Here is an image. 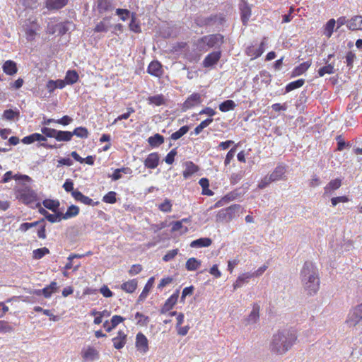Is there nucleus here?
Listing matches in <instances>:
<instances>
[{"instance_id": "nucleus-32", "label": "nucleus", "mask_w": 362, "mask_h": 362, "mask_svg": "<svg viewBox=\"0 0 362 362\" xmlns=\"http://www.w3.org/2000/svg\"><path fill=\"white\" fill-rule=\"evenodd\" d=\"M201 265V262L194 257H191L186 262V269L188 271H195Z\"/></svg>"}, {"instance_id": "nucleus-24", "label": "nucleus", "mask_w": 362, "mask_h": 362, "mask_svg": "<svg viewBox=\"0 0 362 362\" xmlns=\"http://www.w3.org/2000/svg\"><path fill=\"white\" fill-rule=\"evenodd\" d=\"M3 70L7 75H14L18 71L16 63L11 60L6 61L3 64Z\"/></svg>"}, {"instance_id": "nucleus-42", "label": "nucleus", "mask_w": 362, "mask_h": 362, "mask_svg": "<svg viewBox=\"0 0 362 362\" xmlns=\"http://www.w3.org/2000/svg\"><path fill=\"white\" fill-rule=\"evenodd\" d=\"M110 28V24L108 20L104 19L100 21L95 28V31L100 32H107Z\"/></svg>"}, {"instance_id": "nucleus-57", "label": "nucleus", "mask_w": 362, "mask_h": 362, "mask_svg": "<svg viewBox=\"0 0 362 362\" xmlns=\"http://www.w3.org/2000/svg\"><path fill=\"white\" fill-rule=\"evenodd\" d=\"M62 213H58L56 214H51L49 213V214H47V215L46 216V219L48 220L51 223L59 222L62 220Z\"/></svg>"}, {"instance_id": "nucleus-8", "label": "nucleus", "mask_w": 362, "mask_h": 362, "mask_svg": "<svg viewBox=\"0 0 362 362\" xmlns=\"http://www.w3.org/2000/svg\"><path fill=\"white\" fill-rule=\"evenodd\" d=\"M260 306L257 303H254L252 310L245 319V325H251L257 323L259 319Z\"/></svg>"}, {"instance_id": "nucleus-47", "label": "nucleus", "mask_w": 362, "mask_h": 362, "mask_svg": "<svg viewBox=\"0 0 362 362\" xmlns=\"http://www.w3.org/2000/svg\"><path fill=\"white\" fill-rule=\"evenodd\" d=\"M43 205L45 208L56 211L59 206V203L57 201L46 199L43 202Z\"/></svg>"}, {"instance_id": "nucleus-9", "label": "nucleus", "mask_w": 362, "mask_h": 362, "mask_svg": "<svg viewBox=\"0 0 362 362\" xmlns=\"http://www.w3.org/2000/svg\"><path fill=\"white\" fill-rule=\"evenodd\" d=\"M135 345L137 351L141 354H146L148 351V341L146 337L141 332L136 334Z\"/></svg>"}, {"instance_id": "nucleus-62", "label": "nucleus", "mask_w": 362, "mask_h": 362, "mask_svg": "<svg viewBox=\"0 0 362 362\" xmlns=\"http://www.w3.org/2000/svg\"><path fill=\"white\" fill-rule=\"evenodd\" d=\"M235 147H233L228 152L224 162L226 165H228L230 160L233 158L235 153Z\"/></svg>"}, {"instance_id": "nucleus-33", "label": "nucleus", "mask_w": 362, "mask_h": 362, "mask_svg": "<svg viewBox=\"0 0 362 362\" xmlns=\"http://www.w3.org/2000/svg\"><path fill=\"white\" fill-rule=\"evenodd\" d=\"M57 290V284L52 281L48 286L44 288L41 291L45 298H49L51 295Z\"/></svg>"}, {"instance_id": "nucleus-22", "label": "nucleus", "mask_w": 362, "mask_h": 362, "mask_svg": "<svg viewBox=\"0 0 362 362\" xmlns=\"http://www.w3.org/2000/svg\"><path fill=\"white\" fill-rule=\"evenodd\" d=\"M311 61H307L296 66L292 71L291 76L296 77L304 74L311 66Z\"/></svg>"}, {"instance_id": "nucleus-23", "label": "nucleus", "mask_w": 362, "mask_h": 362, "mask_svg": "<svg viewBox=\"0 0 362 362\" xmlns=\"http://www.w3.org/2000/svg\"><path fill=\"white\" fill-rule=\"evenodd\" d=\"M212 240L209 238H202L193 240L190 243V247L193 248H199L203 247H209L211 245Z\"/></svg>"}, {"instance_id": "nucleus-11", "label": "nucleus", "mask_w": 362, "mask_h": 362, "mask_svg": "<svg viewBox=\"0 0 362 362\" xmlns=\"http://www.w3.org/2000/svg\"><path fill=\"white\" fill-rule=\"evenodd\" d=\"M239 6L243 23L246 25L251 16V8L245 0H241Z\"/></svg>"}, {"instance_id": "nucleus-59", "label": "nucleus", "mask_w": 362, "mask_h": 362, "mask_svg": "<svg viewBox=\"0 0 362 362\" xmlns=\"http://www.w3.org/2000/svg\"><path fill=\"white\" fill-rule=\"evenodd\" d=\"M243 177V172L240 171L236 173H233L230 176V182L233 185L238 183L239 181L242 180Z\"/></svg>"}, {"instance_id": "nucleus-51", "label": "nucleus", "mask_w": 362, "mask_h": 362, "mask_svg": "<svg viewBox=\"0 0 362 362\" xmlns=\"http://www.w3.org/2000/svg\"><path fill=\"white\" fill-rule=\"evenodd\" d=\"M158 209L163 212H170L172 211V204L169 199H165L162 204L158 205Z\"/></svg>"}, {"instance_id": "nucleus-17", "label": "nucleus", "mask_w": 362, "mask_h": 362, "mask_svg": "<svg viewBox=\"0 0 362 362\" xmlns=\"http://www.w3.org/2000/svg\"><path fill=\"white\" fill-rule=\"evenodd\" d=\"M159 156L156 153H150L144 161L146 168L154 169L158 165Z\"/></svg>"}, {"instance_id": "nucleus-13", "label": "nucleus", "mask_w": 362, "mask_h": 362, "mask_svg": "<svg viewBox=\"0 0 362 362\" xmlns=\"http://www.w3.org/2000/svg\"><path fill=\"white\" fill-rule=\"evenodd\" d=\"M221 57V52H213L208 54L203 61L204 67H210L216 64Z\"/></svg>"}, {"instance_id": "nucleus-52", "label": "nucleus", "mask_w": 362, "mask_h": 362, "mask_svg": "<svg viewBox=\"0 0 362 362\" xmlns=\"http://www.w3.org/2000/svg\"><path fill=\"white\" fill-rule=\"evenodd\" d=\"M13 328L6 321L0 320V333H9Z\"/></svg>"}, {"instance_id": "nucleus-19", "label": "nucleus", "mask_w": 362, "mask_h": 362, "mask_svg": "<svg viewBox=\"0 0 362 362\" xmlns=\"http://www.w3.org/2000/svg\"><path fill=\"white\" fill-rule=\"evenodd\" d=\"M148 73L157 77L160 76L163 74L161 64L157 61L151 62L148 67Z\"/></svg>"}, {"instance_id": "nucleus-7", "label": "nucleus", "mask_w": 362, "mask_h": 362, "mask_svg": "<svg viewBox=\"0 0 362 362\" xmlns=\"http://www.w3.org/2000/svg\"><path fill=\"white\" fill-rule=\"evenodd\" d=\"M190 219L188 218H182L180 221L170 223L172 226V232H178L180 235H183L188 231V227L185 224L189 223Z\"/></svg>"}, {"instance_id": "nucleus-28", "label": "nucleus", "mask_w": 362, "mask_h": 362, "mask_svg": "<svg viewBox=\"0 0 362 362\" xmlns=\"http://www.w3.org/2000/svg\"><path fill=\"white\" fill-rule=\"evenodd\" d=\"M154 283V277H151L145 285L141 293L139 296L138 301H143L147 297L150 290L153 287Z\"/></svg>"}, {"instance_id": "nucleus-30", "label": "nucleus", "mask_w": 362, "mask_h": 362, "mask_svg": "<svg viewBox=\"0 0 362 362\" xmlns=\"http://www.w3.org/2000/svg\"><path fill=\"white\" fill-rule=\"evenodd\" d=\"M72 139L71 132L57 130L56 140L58 141H69Z\"/></svg>"}, {"instance_id": "nucleus-50", "label": "nucleus", "mask_w": 362, "mask_h": 362, "mask_svg": "<svg viewBox=\"0 0 362 362\" xmlns=\"http://www.w3.org/2000/svg\"><path fill=\"white\" fill-rule=\"evenodd\" d=\"M188 131L189 127L187 126H183L178 131L172 134L171 139L173 140H177L185 135Z\"/></svg>"}, {"instance_id": "nucleus-46", "label": "nucleus", "mask_w": 362, "mask_h": 362, "mask_svg": "<svg viewBox=\"0 0 362 362\" xmlns=\"http://www.w3.org/2000/svg\"><path fill=\"white\" fill-rule=\"evenodd\" d=\"M131 172H132V170L129 168H119V169H116L114 171V173L111 177L113 180H117L122 177L121 173H123L125 174H129Z\"/></svg>"}, {"instance_id": "nucleus-25", "label": "nucleus", "mask_w": 362, "mask_h": 362, "mask_svg": "<svg viewBox=\"0 0 362 362\" xmlns=\"http://www.w3.org/2000/svg\"><path fill=\"white\" fill-rule=\"evenodd\" d=\"M46 137L38 133H34L33 134H30L29 136H27L24 137L22 139V142L25 144H30L33 143L34 141H46Z\"/></svg>"}, {"instance_id": "nucleus-38", "label": "nucleus", "mask_w": 362, "mask_h": 362, "mask_svg": "<svg viewBox=\"0 0 362 362\" xmlns=\"http://www.w3.org/2000/svg\"><path fill=\"white\" fill-rule=\"evenodd\" d=\"M148 101L150 104L157 106L161 105L165 103V98L163 95H156L148 98Z\"/></svg>"}, {"instance_id": "nucleus-21", "label": "nucleus", "mask_w": 362, "mask_h": 362, "mask_svg": "<svg viewBox=\"0 0 362 362\" xmlns=\"http://www.w3.org/2000/svg\"><path fill=\"white\" fill-rule=\"evenodd\" d=\"M127 335L122 332L119 331L117 336L112 339L114 347L117 349H120L124 347L126 344Z\"/></svg>"}, {"instance_id": "nucleus-16", "label": "nucleus", "mask_w": 362, "mask_h": 362, "mask_svg": "<svg viewBox=\"0 0 362 362\" xmlns=\"http://www.w3.org/2000/svg\"><path fill=\"white\" fill-rule=\"evenodd\" d=\"M179 296V291H177L176 293L173 294L165 303L163 306L160 310L161 313H165L170 310H171L173 306L176 304L177 298Z\"/></svg>"}, {"instance_id": "nucleus-27", "label": "nucleus", "mask_w": 362, "mask_h": 362, "mask_svg": "<svg viewBox=\"0 0 362 362\" xmlns=\"http://www.w3.org/2000/svg\"><path fill=\"white\" fill-rule=\"evenodd\" d=\"M341 185V181L339 179L331 180L325 187L324 195H329L332 191L339 189Z\"/></svg>"}, {"instance_id": "nucleus-12", "label": "nucleus", "mask_w": 362, "mask_h": 362, "mask_svg": "<svg viewBox=\"0 0 362 362\" xmlns=\"http://www.w3.org/2000/svg\"><path fill=\"white\" fill-rule=\"evenodd\" d=\"M201 103V95L199 93H193L184 103L183 109L187 110L192 108Z\"/></svg>"}, {"instance_id": "nucleus-44", "label": "nucleus", "mask_w": 362, "mask_h": 362, "mask_svg": "<svg viewBox=\"0 0 362 362\" xmlns=\"http://www.w3.org/2000/svg\"><path fill=\"white\" fill-rule=\"evenodd\" d=\"M135 319L138 320L137 325L142 327L146 326L150 321L148 316H146L139 312H137L135 314Z\"/></svg>"}, {"instance_id": "nucleus-10", "label": "nucleus", "mask_w": 362, "mask_h": 362, "mask_svg": "<svg viewBox=\"0 0 362 362\" xmlns=\"http://www.w3.org/2000/svg\"><path fill=\"white\" fill-rule=\"evenodd\" d=\"M266 45L267 37H264L259 47L257 48L254 46L248 47L246 49V53L248 56L252 57L253 59L257 58L264 52V47Z\"/></svg>"}, {"instance_id": "nucleus-4", "label": "nucleus", "mask_w": 362, "mask_h": 362, "mask_svg": "<svg viewBox=\"0 0 362 362\" xmlns=\"http://www.w3.org/2000/svg\"><path fill=\"white\" fill-rule=\"evenodd\" d=\"M17 198L25 204L33 203L37 200V194L30 188L23 186L17 191Z\"/></svg>"}, {"instance_id": "nucleus-31", "label": "nucleus", "mask_w": 362, "mask_h": 362, "mask_svg": "<svg viewBox=\"0 0 362 362\" xmlns=\"http://www.w3.org/2000/svg\"><path fill=\"white\" fill-rule=\"evenodd\" d=\"M78 74L74 70H69L65 76V81L67 84H74L78 80Z\"/></svg>"}, {"instance_id": "nucleus-58", "label": "nucleus", "mask_w": 362, "mask_h": 362, "mask_svg": "<svg viewBox=\"0 0 362 362\" xmlns=\"http://www.w3.org/2000/svg\"><path fill=\"white\" fill-rule=\"evenodd\" d=\"M178 253L177 249L168 251L163 257V261L168 262L173 259Z\"/></svg>"}, {"instance_id": "nucleus-20", "label": "nucleus", "mask_w": 362, "mask_h": 362, "mask_svg": "<svg viewBox=\"0 0 362 362\" xmlns=\"http://www.w3.org/2000/svg\"><path fill=\"white\" fill-rule=\"evenodd\" d=\"M68 3V0H47L46 7L49 10H57L65 6Z\"/></svg>"}, {"instance_id": "nucleus-37", "label": "nucleus", "mask_w": 362, "mask_h": 362, "mask_svg": "<svg viewBox=\"0 0 362 362\" xmlns=\"http://www.w3.org/2000/svg\"><path fill=\"white\" fill-rule=\"evenodd\" d=\"M148 141L151 146H158L164 142V138L159 134H156L149 137Z\"/></svg>"}, {"instance_id": "nucleus-43", "label": "nucleus", "mask_w": 362, "mask_h": 362, "mask_svg": "<svg viewBox=\"0 0 362 362\" xmlns=\"http://www.w3.org/2000/svg\"><path fill=\"white\" fill-rule=\"evenodd\" d=\"M305 83L304 79H298L297 81L289 83L286 87V91L290 92L294 89L300 88Z\"/></svg>"}, {"instance_id": "nucleus-40", "label": "nucleus", "mask_w": 362, "mask_h": 362, "mask_svg": "<svg viewBox=\"0 0 362 362\" xmlns=\"http://www.w3.org/2000/svg\"><path fill=\"white\" fill-rule=\"evenodd\" d=\"M240 209V206L238 204H235L225 209V210L227 211V217L229 221L235 216V214L238 212Z\"/></svg>"}, {"instance_id": "nucleus-55", "label": "nucleus", "mask_w": 362, "mask_h": 362, "mask_svg": "<svg viewBox=\"0 0 362 362\" xmlns=\"http://www.w3.org/2000/svg\"><path fill=\"white\" fill-rule=\"evenodd\" d=\"M272 182H273V180H272V178L269 176V175H266L259 182L258 188H259V189H264L267 186H269V184L272 183Z\"/></svg>"}, {"instance_id": "nucleus-36", "label": "nucleus", "mask_w": 362, "mask_h": 362, "mask_svg": "<svg viewBox=\"0 0 362 362\" xmlns=\"http://www.w3.org/2000/svg\"><path fill=\"white\" fill-rule=\"evenodd\" d=\"M235 106L236 105L233 100H227L219 105V110L221 112H228L233 110Z\"/></svg>"}, {"instance_id": "nucleus-18", "label": "nucleus", "mask_w": 362, "mask_h": 362, "mask_svg": "<svg viewBox=\"0 0 362 362\" xmlns=\"http://www.w3.org/2000/svg\"><path fill=\"white\" fill-rule=\"evenodd\" d=\"M286 169L283 165H278L269 175L273 182L285 180Z\"/></svg>"}, {"instance_id": "nucleus-2", "label": "nucleus", "mask_w": 362, "mask_h": 362, "mask_svg": "<svg viewBox=\"0 0 362 362\" xmlns=\"http://www.w3.org/2000/svg\"><path fill=\"white\" fill-rule=\"evenodd\" d=\"M297 340L296 334L288 329H283L274 334L270 343L271 351L283 355L294 345Z\"/></svg>"}, {"instance_id": "nucleus-61", "label": "nucleus", "mask_w": 362, "mask_h": 362, "mask_svg": "<svg viewBox=\"0 0 362 362\" xmlns=\"http://www.w3.org/2000/svg\"><path fill=\"white\" fill-rule=\"evenodd\" d=\"M56 25H57V24H55V21L54 22H52V21L49 22L47 24V33L49 34L53 35L56 32H58V27Z\"/></svg>"}, {"instance_id": "nucleus-63", "label": "nucleus", "mask_w": 362, "mask_h": 362, "mask_svg": "<svg viewBox=\"0 0 362 362\" xmlns=\"http://www.w3.org/2000/svg\"><path fill=\"white\" fill-rule=\"evenodd\" d=\"M63 187L64 189H65V191L68 192H71L74 190V182L71 180L70 179H67L64 184L63 185Z\"/></svg>"}, {"instance_id": "nucleus-5", "label": "nucleus", "mask_w": 362, "mask_h": 362, "mask_svg": "<svg viewBox=\"0 0 362 362\" xmlns=\"http://www.w3.org/2000/svg\"><path fill=\"white\" fill-rule=\"evenodd\" d=\"M362 320V303L354 307L349 313L346 323L349 327H354Z\"/></svg>"}, {"instance_id": "nucleus-54", "label": "nucleus", "mask_w": 362, "mask_h": 362, "mask_svg": "<svg viewBox=\"0 0 362 362\" xmlns=\"http://www.w3.org/2000/svg\"><path fill=\"white\" fill-rule=\"evenodd\" d=\"M103 201L106 203L114 204L116 202V193L115 192H109L106 194L103 199Z\"/></svg>"}, {"instance_id": "nucleus-64", "label": "nucleus", "mask_w": 362, "mask_h": 362, "mask_svg": "<svg viewBox=\"0 0 362 362\" xmlns=\"http://www.w3.org/2000/svg\"><path fill=\"white\" fill-rule=\"evenodd\" d=\"M100 292L103 294V296L104 297H106V298H110V297H112L113 293L109 289V288L104 285L100 289Z\"/></svg>"}, {"instance_id": "nucleus-49", "label": "nucleus", "mask_w": 362, "mask_h": 362, "mask_svg": "<svg viewBox=\"0 0 362 362\" xmlns=\"http://www.w3.org/2000/svg\"><path fill=\"white\" fill-rule=\"evenodd\" d=\"M49 250L47 247H42L33 251V258L36 259H41L45 255L49 254Z\"/></svg>"}, {"instance_id": "nucleus-15", "label": "nucleus", "mask_w": 362, "mask_h": 362, "mask_svg": "<svg viewBox=\"0 0 362 362\" xmlns=\"http://www.w3.org/2000/svg\"><path fill=\"white\" fill-rule=\"evenodd\" d=\"M252 277V274L250 272H245L240 274L233 285V289L236 290L237 288L242 287L244 284L248 283L249 280Z\"/></svg>"}, {"instance_id": "nucleus-14", "label": "nucleus", "mask_w": 362, "mask_h": 362, "mask_svg": "<svg viewBox=\"0 0 362 362\" xmlns=\"http://www.w3.org/2000/svg\"><path fill=\"white\" fill-rule=\"evenodd\" d=\"M347 27L351 30H362V16H354L348 20Z\"/></svg>"}, {"instance_id": "nucleus-3", "label": "nucleus", "mask_w": 362, "mask_h": 362, "mask_svg": "<svg viewBox=\"0 0 362 362\" xmlns=\"http://www.w3.org/2000/svg\"><path fill=\"white\" fill-rule=\"evenodd\" d=\"M204 42H207L208 47H214L221 45L223 42V36L220 34L209 35L199 39L197 42V48L200 52H206V47Z\"/></svg>"}, {"instance_id": "nucleus-35", "label": "nucleus", "mask_w": 362, "mask_h": 362, "mask_svg": "<svg viewBox=\"0 0 362 362\" xmlns=\"http://www.w3.org/2000/svg\"><path fill=\"white\" fill-rule=\"evenodd\" d=\"M79 213V209L75 205L69 206L65 214H62V218L68 219L71 217L76 216Z\"/></svg>"}, {"instance_id": "nucleus-34", "label": "nucleus", "mask_w": 362, "mask_h": 362, "mask_svg": "<svg viewBox=\"0 0 362 362\" xmlns=\"http://www.w3.org/2000/svg\"><path fill=\"white\" fill-rule=\"evenodd\" d=\"M335 24L336 21L334 18L329 20L326 23L324 30V35H325L327 38H329L332 36Z\"/></svg>"}, {"instance_id": "nucleus-48", "label": "nucleus", "mask_w": 362, "mask_h": 362, "mask_svg": "<svg viewBox=\"0 0 362 362\" xmlns=\"http://www.w3.org/2000/svg\"><path fill=\"white\" fill-rule=\"evenodd\" d=\"M124 318L119 315H114L111 319V325L107 328V332H110L117 325L123 322Z\"/></svg>"}, {"instance_id": "nucleus-60", "label": "nucleus", "mask_w": 362, "mask_h": 362, "mask_svg": "<svg viewBox=\"0 0 362 362\" xmlns=\"http://www.w3.org/2000/svg\"><path fill=\"white\" fill-rule=\"evenodd\" d=\"M177 152L175 149H173L170 152L168 153L165 158V161L168 164H172L174 162L175 156H176Z\"/></svg>"}, {"instance_id": "nucleus-26", "label": "nucleus", "mask_w": 362, "mask_h": 362, "mask_svg": "<svg viewBox=\"0 0 362 362\" xmlns=\"http://www.w3.org/2000/svg\"><path fill=\"white\" fill-rule=\"evenodd\" d=\"M185 165V170L183 171V176L185 179L189 178L199 170L198 166L194 164L192 162H186Z\"/></svg>"}, {"instance_id": "nucleus-1", "label": "nucleus", "mask_w": 362, "mask_h": 362, "mask_svg": "<svg viewBox=\"0 0 362 362\" xmlns=\"http://www.w3.org/2000/svg\"><path fill=\"white\" fill-rule=\"evenodd\" d=\"M299 279L303 291L309 296L316 295L320 289V274L316 266L311 262H305L303 265Z\"/></svg>"}, {"instance_id": "nucleus-45", "label": "nucleus", "mask_w": 362, "mask_h": 362, "mask_svg": "<svg viewBox=\"0 0 362 362\" xmlns=\"http://www.w3.org/2000/svg\"><path fill=\"white\" fill-rule=\"evenodd\" d=\"M72 136H76L79 138H87L88 136V132L85 127H77L73 132H71Z\"/></svg>"}, {"instance_id": "nucleus-56", "label": "nucleus", "mask_w": 362, "mask_h": 362, "mask_svg": "<svg viewBox=\"0 0 362 362\" xmlns=\"http://www.w3.org/2000/svg\"><path fill=\"white\" fill-rule=\"evenodd\" d=\"M216 221L217 222H228V219L227 217V211L224 209H222L218 211V213L216 215Z\"/></svg>"}, {"instance_id": "nucleus-39", "label": "nucleus", "mask_w": 362, "mask_h": 362, "mask_svg": "<svg viewBox=\"0 0 362 362\" xmlns=\"http://www.w3.org/2000/svg\"><path fill=\"white\" fill-rule=\"evenodd\" d=\"M317 73L320 77L324 76L325 74H332L334 73V66L332 64H327L320 68Z\"/></svg>"}, {"instance_id": "nucleus-53", "label": "nucleus", "mask_w": 362, "mask_h": 362, "mask_svg": "<svg viewBox=\"0 0 362 362\" xmlns=\"http://www.w3.org/2000/svg\"><path fill=\"white\" fill-rule=\"evenodd\" d=\"M57 129H51L49 127H42L41 129V132L45 135V137H50L56 139Z\"/></svg>"}, {"instance_id": "nucleus-41", "label": "nucleus", "mask_w": 362, "mask_h": 362, "mask_svg": "<svg viewBox=\"0 0 362 362\" xmlns=\"http://www.w3.org/2000/svg\"><path fill=\"white\" fill-rule=\"evenodd\" d=\"M240 209V206L238 204H235L225 209V210L227 211V217L229 221L235 216V214L238 212Z\"/></svg>"}, {"instance_id": "nucleus-6", "label": "nucleus", "mask_w": 362, "mask_h": 362, "mask_svg": "<svg viewBox=\"0 0 362 362\" xmlns=\"http://www.w3.org/2000/svg\"><path fill=\"white\" fill-rule=\"evenodd\" d=\"M81 357L84 362L93 361L99 358V351L95 347L88 346L82 349Z\"/></svg>"}, {"instance_id": "nucleus-29", "label": "nucleus", "mask_w": 362, "mask_h": 362, "mask_svg": "<svg viewBox=\"0 0 362 362\" xmlns=\"http://www.w3.org/2000/svg\"><path fill=\"white\" fill-rule=\"evenodd\" d=\"M137 287V281L136 279H132L128 281L123 283L121 285V288L127 293H133Z\"/></svg>"}]
</instances>
